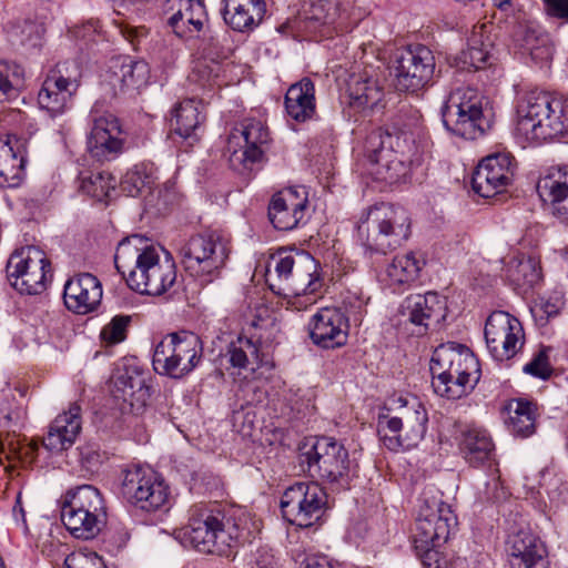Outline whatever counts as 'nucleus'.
I'll list each match as a JSON object with an SVG mask.
<instances>
[{
	"label": "nucleus",
	"instance_id": "obj_1",
	"mask_svg": "<svg viewBox=\"0 0 568 568\" xmlns=\"http://www.w3.org/2000/svg\"><path fill=\"white\" fill-rule=\"evenodd\" d=\"M429 144L426 136H416L413 132L377 128L366 138L371 173L388 184L405 181L414 169L425 163Z\"/></svg>",
	"mask_w": 568,
	"mask_h": 568
},
{
	"label": "nucleus",
	"instance_id": "obj_2",
	"mask_svg": "<svg viewBox=\"0 0 568 568\" xmlns=\"http://www.w3.org/2000/svg\"><path fill=\"white\" fill-rule=\"evenodd\" d=\"M257 526L241 509L223 511L215 506L194 505L182 538L201 552L227 555L241 542L248 541Z\"/></svg>",
	"mask_w": 568,
	"mask_h": 568
},
{
	"label": "nucleus",
	"instance_id": "obj_3",
	"mask_svg": "<svg viewBox=\"0 0 568 568\" xmlns=\"http://www.w3.org/2000/svg\"><path fill=\"white\" fill-rule=\"evenodd\" d=\"M114 264L129 287L141 294L162 295L176 280L175 263L170 254L160 246L149 245L140 235L119 243Z\"/></svg>",
	"mask_w": 568,
	"mask_h": 568
},
{
	"label": "nucleus",
	"instance_id": "obj_4",
	"mask_svg": "<svg viewBox=\"0 0 568 568\" xmlns=\"http://www.w3.org/2000/svg\"><path fill=\"white\" fill-rule=\"evenodd\" d=\"M515 135L527 143H540L568 135V97L531 91L516 108Z\"/></svg>",
	"mask_w": 568,
	"mask_h": 568
},
{
	"label": "nucleus",
	"instance_id": "obj_5",
	"mask_svg": "<svg viewBox=\"0 0 568 568\" xmlns=\"http://www.w3.org/2000/svg\"><path fill=\"white\" fill-rule=\"evenodd\" d=\"M429 369L434 392L447 399L466 395L480 378L477 357L469 348L455 343L435 348Z\"/></svg>",
	"mask_w": 568,
	"mask_h": 568
},
{
	"label": "nucleus",
	"instance_id": "obj_6",
	"mask_svg": "<svg viewBox=\"0 0 568 568\" xmlns=\"http://www.w3.org/2000/svg\"><path fill=\"white\" fill-rule=\"evenodd\" d=\"M265 275L270 287L292 297L291 304L297 308L312 305L315 302L314 294L322 286L317 264L310 255L277 252L271 256Z\"/></svg>",
	"mask_w": 568,
	"mask_h": 568
},
{
	"label": "nucleus",
	"instance_id": "obj_7",
	"mask_svg": "<svg viewBox=\"0 0 568 568\" xmlns=\"http://www.w3.org/2000/svg\"><path fill=\"white\" fill-rule=\"evenodd\" d=\"M356 231L366 248L385 254L399 247L409 237L410 217L400 206L378 203L362 212Z\"/></svg>",
	"mask_w": 568,
	"mask_h": 568
},
{
	"label": "nucleus",
	"instance_id": "obj_8",
	"mask_svg": "<svg viewBox=\"0 0 568 568\" xmlns=\"http://www.w3.org/2000/svg\"><path fill=\"white\" fill-rule=\"evenodd\" d=\"M445 128L455 135L475 140L484 135L493 122L489 100L477 89L460 87L455 89L442 106Z\"/></svg>",
	"mask_w": 568,
	"mask_h": 568
},
{
	"label": "nucleus",
	"instance_id": "obj_9",
	"mask_svg": "<svg viewBox=\"0 0 568 568\" xmlns=\"http://www.w3.org/2000/svg\"><path fill=\"white\" fill-rule=\"evenodd\" d=\"M397 407L395 416L379 415L378 436L389 450L417 447L427 432L428 414L416 397H397L393 400Z\"/></svg>",
	"mask_w": 568,
	"mask_h": 568
},
{
	"label": "nucleus",
	"instance_id": "obj_10",
	"mask_svg": "<svg viewBox=\"0 0 568 568\" xmlns=\"http://www.w3.org/2000/svg\"><path fill=\"white\" fill-rule=\"evenodd\" d=\"M105 518L104 498L97 487L81 485L64 494L61 520L73 537L93 539L100 534Z\"/></svg>",
	"mask_w": 568,
	"mask_h": 568
},
{
	"label": "nucleus",
	"instance_id": "obj_11",
	"mask_svg": "<svg viewBox=\"0 0 568 568\" xmlns=\"http://www.w3.org/2000/svg\"><path fill=\"white\" fill-rule=\"evenodd\" d=\"M230 253V240L217 231L196 234L180 247L185 271L206 283L220 275Z\"/></svg>",
	"mask_w": 568,
	"mask_h": 568
},
{
	"label": "nucleus",
	"instance_id": "obj_12",
	"mask_svg": "<svg viewBox=\"0 0 568 568\" xmlns=\"http://www.w3.org/2000/svg\"><path fill=\"white\" fill-rule=\"evenodd\" d=\"M203 344L193 332L181 331L164 336L155 346L152 364L156 373L172 378L190 374L201 362Z\"/></svg>",
	"mask_w": 568,
	"mask_h": 568
},
{
	"label": "nucleus",
	"instance_id": "obj_13",
	"mask_svg": "<svg viewBox=\"0 0 568 568\" xmlns=\"http://www.w3.org/2000/svg\"><path fill=\"white\" fill-rule=\"evenodd\" d=\"M457 526L450 506L439 498L424 499L416 519L414 541L425 551L426 558L437 556L435 548L444 545Z\"/></svg>",
	"mask_w": 568,
	"mask_h": 568
},
{
	"label": "nucleus",
	"instance_id": "obj_14",
	"mask_svg": "<svg viewBox=\"0 0 568 568\" xmlns=\"http://www.w3.org/2000/svg\"><path fill=\"white\" fill-rule=\"evenodd\" d=\"M50 266V261L42 250L37 246H23L16 250L8 260V280L20 294H41L51 277Z\"/></svg>",
	"mask_w": 568,
	"mask_h": 568
},
{
	"label": "nucleus",
	"instance_id": "obj_15",
	"mask_svg": "<svg viewBox=\"0 0 568 568\" xmlns=\"http://www.w3.org/2000/svg\"><path fill=\"white\" fill-rule=\"evenodd\" d=\"M122 495L136 508L150 513L168 509L171 500L170 487L162 475L142 466L125 470Z\"/></svg>",
	"mask_w": 568,
	"mask_h": 568
},
{
	"label": "nucleus",
	"instance_id": "obj_16",
	"mask_svg": "<svg viewBox=\"0 0 568 568\" xmlns=\"http://www.w3.org/2000/svg\"><path fill=\"white\" fill-rule=\"evenodd\" d=\"M327 496L316 483H296L281 497L283 518L298 527H311L324 515Z\"/></svg>",
	"mask_w": 568,
	"mask_h": 568
},
{
	"label": "nucleus",
	"instance_id": "obj_17",
	"mask_svg": "<svg viewBox=\"0 0 568 568\" xmlns=\"http://www.w3.org/2000/svg\"><path fill=\"white\" fill-rule=\"evenodd\" d=\"M75 63L63 62L50 70L38 93V103L51 118L62 115L70 106L80 85Z\"/></svg>",
	"mask_w": 568,
	"mask_h": 568
},
{
	"label": "nucleus",
	"instance_id": "obj_18",
	"mask_svg": "<svg viewBox=\"0 0 568 568\" xmlns=\"http://www.w3.org/2000/svg\"><path fill=\"white\" fill-rule=\"evenodd\" d=\"M90 132L87 149L98 161L116 159L125 146V138L119 119L94 104L89 114Z\"/></svg>",
	"mask_w": 568,
	"mask_h": 568
},
{
	"label": "nucleus",
	"instance_id": "obj_19",
	"mask_svg": "<svg viewBox=\"0 0 568 568\" xmlns=\"http://www.w3.org/2000/svg\"><path fill=\"white\" fill-rule=\"evenodd\" d=\"M302 464L307 465L312 477L336 483L347 477L349 457L347 449L333 437L317 438L311 448L302 454Z\"/></svg>",
	"mask_w": 568,
	"mask_h": 568
},
{
	"label": "nucleus",
	"instance_id": "obj_20",
	"mask_svg": "<svg viewBox=\"0 0 568 568\" xmlns=\"http://www.w3.org/2000/svg\"><path fill=\"white\" fill-rule=\"evenodd\" d=\"M487 348L494 359L504 362L513 358L525 344L521 323L504 311L493 312L485 325Z\"/></svg>",
	"mask_w": 568,
	"mask_h": 568
},
{
	"label": "nucleus",
	"instance_id": "obj_21",
	"mask_svg": "<svg viewBox=\"0 0 568 568\" xmlns=\"http://www.w3.org/2000/svg\"><path fill=\"white\" fill-rule=\"evenodd\" d=\"M435 57L425 45L417 44L404 49L396 60V87L402 91H417L433 79Z\"/></svg>",
	"mask_w": 568,
	"mask_h": 568
},
{
	"label": "nucleus",
	"instance_id": "obj_22",
	"mask_svg": "<svg viewBox=\"0 0 568 568\" xmlns=\"http://www.w3.org/2000/svg\"><path fill=\"white\" fill-rule=\"evenodd\" d=\"M513 160L508 153H496L483 159L473 173V190L481 197L501 193L513 180Z\"/></svg>",
	"mask_w": 568,
	"mask_h": 568
},
{
	"label": "nucleus",
	"instance_id": "obj_23",
	"mask_svg": "<svg viewBox=\"0 0 568 568\" xmlns=\"http://www.w3.org/2000/svg\"><path fill=\"white\" fill-rule=\"evenodd\" d=\"M308 197L304 187H286L275 193L268 204V219L276 230L291 231L304 222Z\"/></svg>",
	"mask_w": 568,
	"mask_h": 568
},
{
	"label": "nucleus",
	"instance_id": "obj_24",
	"mask_svg": "<svg viewBox=\"0 0 568 568\" xmlns=\"http://www.w3.org/2000/svg\"><path fill=\"white\" fill-rule=\"evenodd\" d=\"M348 326V318L341 308L324 307L308 323L310 338L322 348H337L347 343Z\"/></svg>",
	"mask_w": 568,
	"mask_h": 568
},
{
	"label": "nucleus",
	"instance_id": "obj_25",
	"mask_svg": "<svg viewBox=\"0 0 568 568\" xmlns=\"http://www.w3.org/2000/svg\"><path fill=\"white\" fill-rule=\"evenodd\" d=\"M150 79L149 64L143 60H133L130 57L119 58L104 77V82L114 95L138 93Z\"/></svg>",
	"mask_w": 568,
	"mask_h": 568
},
{
	"label": "nucleus",
	"instance_id": "obj_26",
	"mask_svg": "<svg viewBox=\"0 0 568 568\" xmlns=\"http://www.w3.org/2000/svg\"><path fill=\"white\" fill-rule=\"evenodd\" d=\"M270 141V133L260 120H246L241 129H235L229 138V150L235 155L240 148L244 164L262 161Z\"/></svg>",
	"mask_w": 568,
	"mask_h": 568
},
{
	"label": "nucleus",
	"instance_id": "obj_27",
	"mask_svg": "<svg viewBox=\"0 0 568 568\" xmlns=\"http://www.w3.org/2000/svg\"><path fill=\"white\" fill-rule=\"evenodd\" d=\"M102 294V285L98 277L90 273H81L67 281L63 300L68 310L84 315L99 306Z\"/></svg>",
	"mask_w": 568,
	"mask_h": 568
},
{
	"label": "nucleus",
	"instance_id": "obj_28",
	"mask_svg": "<svg viewBox=\"0 0 568 568\" xmlns=\"http://www.w3.org/2000/svg\"><path fill=\"white\" fill-rule=\"evenodd\" d=\"M263 334L251 333L250 336L240 335L229 346V362L232 367L239 369H246L255 373L260 368L272 371L274 368L273 362L265 356L261 351L264 344L271 341H262Z\"/></svg>",
	"mask_w": 568,
	"mask_h": 568
},
{
	"label": "nucleus",
	"instance_id": "obj_29",
	"mask_svg": "<svg viewBox=\"0 0 568 568\" xmlns=\"http://www.w3.org/2000/svg\"><path fill=\"white\" fill-rule=\"evenodd\" d=\"M511 568H546V548L530 531L519 530L507 539Z\"/></svg>",
	"mask_w": 568,
	"mask_h": 568
},
{
	"label": "nucleus",
	"instance_id": "obj_30",
	"mask_svg": "<svg viewBox=\"0 0 568 568\" xmlns=\"http://www.w3.org/2000/svg\"><path fill=\"white\" fill-rule=\"evenodd\" d=\"M174 12L168 24L183 39H192L209 23V14L203 0H174Z\"/></svg>",
	"mask_w": 568,
	"mask_h": 568
},
{
	"label": "nucleus",
	"instance_id": "obj_31",
	"mask_svg": "<svg viewBox=\"0 0 568 568\" xmlns=\"http://www.w3.org/2000/svg\"><path fill=\"white\" fill-rule=\"evenodd\" d=\"M402 307L413 324L425 328L439 325L447 315L446 301L435 292L412 294L405 298Z\"/></svg>",
	"mask_w": 568,
	"mask_h": 568
},
{
	"label": "nucleus",
	"instance_id": "obj_32",
	"mask_svg": "<svg viewBox=\"0 0 568 568\" xmlns=\"http://www.w3.org/2000/svg\"><path fill=\"white\" fill-rule=\"evenodd\" d=\"M81 407L73 403L68 412L55 417L51 423L43 446L51 453H61L69 449L81 432Z\"/></svg>",
	"mask_w": 568,
	"mask_h": 568
},
{
	"label": "nucleus",
	"instance_id": "obj_33",
	"mask_svg": "<svg viewBox=\"0 0 568 568\" xmlns=\"http://www.w3.org/2000/svg\"><path fill=\"white\" fill-rule=\"evenodd\" d=\"M536 189L540 199L554 206V214L568 222V165L551 168Z\"/></svg>",
	"mask_w": 568,
	"mask_h": 568
},
{
	"label": "nucleus",
	"instance_id": "obj_34",
	"mask_svg": "<svg viewBox=\"0 0 568 568\" xmlns=\"http://www.w3.org/2000/svg\"><path fill=\"white\" fill-rule=\"evenodd\" d=\"M26 151L14 135L0 136V187H17L24 178Z\"/></svg>",
	"mask_w": 568,
	"mask_h": 568
},
{
	"label": "nucleus",
	"instance_id": "obj_35",
	"mask_svg": "<svg viewBox=\"0 0 568 568\" xmlns=\"http://www.w3.org/2000/svg\"><path fill=\"white\" fill-rule=\"evenodd\" d=\"M223 19L227 26L239 32L251 31L264 19V0H223Z\"/></svg>",
	"mask_w": 568,
	"mask_h": 568
},
{
	"label": "nucleus",
	"instance_id": "obj_36",
	"mask_svg": "<svg viewBox=\"0 0 568 568\" xmlns=\"http://www.w3.org/2000/svg\"><path fill=\"white\" fill-rule=\"evenodd\" d=\"M112 395L130 406V410L139 414L151 397V388L142 374L134 372L120 374L113 382Z\"/></svg>",
	"mask_w": 568,
	"mask_h": 568
},
{
	"label": "nucleus",
	"instance_id": "obj_37",
	"mask_svg": "<svg viewBox=\"0 0 568 568\" xmlns=\"http://www.w3.org/2000/svg\"><path fill=\"white\" fill-rule=\"evenodd\" d=\"M285 109L290 118L297 122H305L315 114L314 83L304 78L290 87L285 95Z\"/></svg>",
	"mask_w": 568,
	"mask_h": 568
},
{
	"label": "nucleus",
	"instance_id": "obj_38",
	"mask_svg": "<svg viewBox=\"0 0 568 568\" xmlns=\"http://www.w3.org/2000/svg\"><path fill=\"white\" fill-rule=\"evenodd\" d=\"M459 449L470 465L478 466L493 457L495 445L486 429L468 427L462 432Z\"/></svg>",
	"mask_w": 568,
	"mask_h": 568
},
{
	"label": "nucleus",
	"instance_id": "obj_39",
	"mask_svg": "<svg viewBox=\"0 0 568 568\" xmlns=\"http://www.w3.org/2000/svg\"><path fill=\"white\" fill-rule=\"evenodd\" d=\"M493 28L491 23L474 26L468 38V47L460 54V60L466 68L478 70L486 65L490 57V49L493 48V40L490 38Z\"/></svg>",
	"mask_w": 568,
	"mask_h": 568
},
{
	"label": "nucleus",
	"instance_id": "obj_40",
	"mask_svg": "<svg viewBox=\"0 0 568 568\" xmlns=\"http://www.w3.org/2000/svg\"><path fill=\"white\" fill-rule=\"evenodd\" d=\"M420 261L413 253L395 256L381 274V281L394 291L413 283L420 272Z\"/></svg>",
	"mask_w": 568,
	"mask_h": 568
},
{
	"label": "nucleus",
	"instance_id": "obj_41",
	"mask_svg": "<svg viewBox=\"0 0 568 568\" xmlns=\"http://www.w3.org/2000/svg\"><path fill=\"white\" fill-rule=\"evenodd\" d=\"M203 104L195 99L180 102L173 110L171 126L183 139L191 138L204 122Z\"/></svg>",
	"mask_w": 568,
	"mask_h": 568
},
{
	"label": "nucleus",
	"instance_id": "obj_42",
	"mask_svg": "<svg viewBox=\"0 0 568 568\" xmlns=\"http://www.w3.org/2000/svg\"><path fill=\"white\" fill-rule=\"evenodd\" d=\"M508 427L515 435L530 436L535 430V416L531 403L523 399H513L508 403Z\"/></svg>",
	"mask_w": 568,
	"mask_h": 568
},
{
	"label": "nucleus",
	"instance_id": "obj_43",
	"mask_svg": "<svg viewBox=\"0 0 568 568\" xmlns=\"http://www.w3.org/2000/svg\"><path fill=\"white\" fill-rule=\"evenodd\" d=\"M80 190L87 195L104 201L110 197L112 191L115 190V178L105 171H90L80 174Z\"/></svg>",
	"mask_w": 568,
	"mask_h": 568
},
{
	"label": "nucleus",
	"instance_id": "obj_44",
	"mask_svg": "<svg viewBox=\"0 0 568 568\" xmlns=\"http://www.w3.org/2000/svg\"><path fill=\"white\" fill-rule=\"evenodd\" d=\"M508 276L518 287L530 288L540 282L541 268L535 258L523 256L510 262Z\"/></svg>",
	"mask_w": 568,
	"mask_h": 568
},
{
	"label": "nucleus",
	"instance_id": "obj_45",
	"mask_svg": "<svg viewBox=\"0 0 568 568\" xmlns=\"http://www.w3.org/2000/svg\"><path fill=\"white\" fill-rule=\"evenodd\" d=\"M349 97L362 108H374L383 97L382 89L373 79L353 78L348 84Z\"/></svg>",
	"mask_w": 568,
	"mask_h": 568
},
{
	"label": "nucleus",
	"instance_id": "obj_46",
	"mask_svg": "<svg viewBox=\"0 0 568 568\" xmlns=\"http://www.w3.org/2000/svg\"><path fill=\"white\" fill-rule=\"evenodd\" d=\"M154 183V170L152 165L141 163L129 170L122 181L121 187L130 196L139 195L144 189H151Z\"/></svg>",
	"mask_w": 568,
	"mask_h": 568
},
{
	"label": "nucleus",
	"instance_id": "obj_47",
	"mask_svg": "<svg viewBox=\"0 0 568 568\" xmlns=\"http://www.w3.org/2000/svg\"><path fill=\"white\" fill-rule=\"evenodd\" d=\"M223 65L214 60H200L196 62L190 80L197 83L203 89H213L214 87H221L223 81L221 79V72Z\"/></svg>",
	"mask_w": 568,
	"mask_h": 568
},
{
	"label": "nucleus",
	"instance_id": "obj_48",
	"mask_svg": "<svg viewBox=\"0 0 568 568\" xmlns=\"http://www.w3.org/2000/svg\"><path fill=\"white\" fill-rule=\"evenodd\" d=\"M23 69L8 61H0V101L13 94L23 80Z\"/></svg>",
	"mask_w": 568,
	"mask_h": 568
},
{
	"label": "nucleus",
	"instance_id": "obj_49",
	"mask_svg": "<svg viewBox=\"0 0 568 568\" xmlns=\"http://www.w3.org/2000/svg\"><path fill=\"white\" fill-rule=\"evenodd\" d=\"M338 16V7L335 0H318L313 2L306 13L310 27L332 24Z\"/></svg>",
	"mask_w": 568,
	"mask_h": 568
},
{
	"label": "nucleus",
	"instance_id": "obj_50",
	"mask_svg": "<svg viewBox=\"0 0 568 568\" xmlns=\"http://www.w3.org/2000/svg\"><path fill=\"white\" fill-rule=\"evenodd\" d=\"M131 320L130 315L124 314L113 316L101 331L100 336L102 341L109 345H115L123 342L126 338Z\"/></svg>",
	"mask_w": 568,
	"mask_h": 568
},
{
	"label": "nucleus",
	"instance_id": "obj_51",
	"mask_svg": "<svg viewBox=\"0 0 568 568\" xmlns=\"http://www.w3.org/2000/svg\"><path fill=\"white\" fill-rule=\"evenodd\" d=\"M524 373L540 379H548L552 374L548 348L542 347L534 354L530 362L523 367Z\"/></svg>",
	"mask_w": 568,
	"mask_h": 568
},
{
	"label": "nucleus",
	"instance_id": "obj_52",
	"mask_svg": "<svg viewBox=\"0 0 568 568\" xmlns=\"http://www.w3.org/2000/svg\"><path fill=\"white\" fill-rule=\"evenodd\" d=\"M106 458V454L93 445L83 446L80 450V464L90 475L98 474Z\"/></svg>",
	"mask_w": 568,
	"mask_h": 568
},
{
	"label": "nucleus",
	"instance_id": "obj_53",
	"mask_svg": "<svg viewBox=\"0 0 568 568\" xmlns=\"http://www.w3.org/2000/svg\"><path fill=\"white\" fill-rule=\"evenodd\" d=\"M64 568H106L103 559L92 551H74L67 556Z\"/></svg>",
	"mask_w": 568,
	"mask_h": 568
},
{
	"label": "nucleus",
	"instance_id": "obj_54",
	"mask_svg": "<svg viewBox=\"0 0 568 568\" xmlns=\"http://www.w3.org/2000/svg\"><path fill=\"white\" fill-rule=\"evenodd\" d=\"M366 302L355 293H347L342 301V312L348 318V322H361L365 313Z\"/></svg>",
	"mask_w": 568,
	"mask_h": 568
},
{
	"label": "nucleus",
	"instance_id": "obj_55",
	"mask_svg": "<svg viewBox=\"0 0 568 568\" xmlns=\"http://www.w3.org/2000/svg\"><path fill=\"white\" fill-rule=\"evenodd\" d=\"M478 497L483 501H499L506 497V491L500 484L499 477L491 476L484 488L478 489Z\"/></svg>",
	"mask_w": 568,
	"mask_h": 568
},
{
	"label": "nucleus",
	"instance_id": "obj_56",
	"mask_svg": "<svg viewBox=\"0 0 568 568\" xmlns=\"http://www.w3.org/2000/svg\"><path fill=\"white\" fill-rule=\"evenodd\" d=\"M538 27L536 23H519L516 30V39L520 42L521 47L527 50H532L535 43L538 40Z\"/></svg>",
	"mask_w": 568,
	"mask_h": 568
},
{
	"label": "nucleus",
	"instance_id": "obj_57",
	"mask_svg": "<svg viewBox=\"0 0 568 568\" xmlns=\"http://www.w3.org/2000/svg\"><path fill=\"white\" fill-rule=\"evenodd\" d=\"M548 16L568 23V0H544Z\"/></svg>",
	"mask_w": 568,
	"mask_h": 568
},
{
	"label": "nucleus",
	"instance_id": "obj_58",
	"mask_svg": "<svg viewBox=\"0 0 568 568\" xmlns=\"http://www.w3.org/2000/svg\"><path fill=\"white\" fill-rule=\"evenodd\" d=\"M13 517L18 528L21 529L22 534L28 535L29 528L26 520V513L21 504L20 495L17 496L16 505L13 507Z\"/></svg>",
	"mask_w": 568,
	"mask_h": 568
},
{
	"label": "nucleus",
	"instance_id": "obj_59",
	"mask_svg": "<svg viewBox=\"0 0 568 568\" xmlns=\"http://www.w3.org/2000/svg\"><path fill=\"white\" fill-rule=\"evenodd\" d=\"M559 479H555L552 484L554 487L547 488V494L549 498L556 503H565L568 497V486L561 485V488L558 486Z\"/></svg>",
	"mask_w": 568,
	"mask_h": 568
},
{
	"label": "nucleus",
	"instance_id": "obj_60",
	"mask_svg": "<svg viewBox=\"0 0 568 568\" xmlns=\"http://www.w3.org/2000/svg\"><path fill=\"white\" fill-rule=\"evenodd\" d=\"M44 27L42 24H36L27 21L22 28V33L27 34V40L33 41L39 40L44 33Z\"/></svg>",
	"mask_w": 568,
	"mask_h": 568
},
{
	"label": "nucleus",
	"instance_id": "obj_61",
	"mask_svg": "<svg viewBox=\"0 0 568 568\" xmlns=\"http://www.w3.org/2000/svg\"><path fill=\"white\" fill-rule=\"evenodd\" d=\"M303 568H333V566L325 556H308L303 562Z\"/></svg>",
	"mask_w": 568,
	"mask_h": 568
},
{
	"label": "nucleus",
	"instance_id": "obj_62",
	"mask_svg": "<svg viewBox=\"0 0 568 568\" xmlns=\"http://www.w3.org/2000/svg\"><path fill=\"white\" fill-rule=\"evenodd\" d=\"M122 34L129 39L130 41H133L135 38H138L140 34H142L143 32V29H138V28H131V27H125L121 30Z\"/></svg>",
	"mask_w": 568,
	"mask_h": 568
},
{
	"label": "nucleus",
	"instance_id": "obj_63",
	"mask_svg": "<svg viewBox=\"0 0 568 568\" xmlns=\"http://www.w3.org/2000/svg\"><path fill=\"white\" fill-rule=\"evenodd\" d=\"M545 313H547L549 316L552 314H557V308L554 304L546 303L544 306Z\"/></svg>",
	"mask_w": 568,
	"mask_h": 568
},
{
	"label": "nucleus",
	"instance_id": "obj_64",
	"mask_svg": "<svg viewBox=\"0 0 568 568\" xmlns=\"http://www.w3.org/2000/svg\"><path fill=\"white\" fill-rule=\"evenodd\" d=\"M494 4L498 7L499 9H506L510 6V0H493Z\"/></svg>",
	"mask_w": 568,
	"mask_h": 568
}]
</instances>
